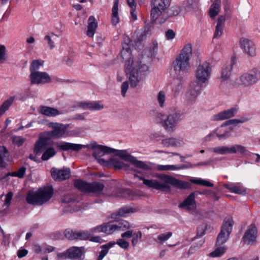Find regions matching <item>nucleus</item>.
I'll use <instances>...</instances> for the list:
<instances>
[{"instance_id":"nucleus-1","label":"nucleus","mask_w":260,"mask_h":260,"mask_svg":"<svg viewBox=\"0 0 260 260\" xmlns=\"http://www.w3.org/2000/svg\"><path fill=\"white\" fill-rule=\"evenodd\" d=\"M132 226L126 220H122L116 222H109L107 223L97 226L91 229L90 232L79 231L74 232L73 231H66L64 235L69 239L87 240L91 241L101 243L102 239L99 237H92L91 234L94 233H104L110 235L116 231H124Z\"/></svg>"},{"instance_id":"nucleus-2","label":"nucleus","mask_w":260,"mask_h":260,"mask_svg":"<svg viewBox=\"0 0 260 260\" xmlns=\"http://www.w3.org/2000/svg\"><path fill=\"white\" fill-rule=\"evenodd\" d=\"M131 41L128 37H125L122 44V50L120 55L123 59H127L125 65V71L129 76V80L133 87H136L142 80L141 73L147 70L145 65H141L138 60H134L131 51Z\"/></svg>"},{"instance_id":"nucleus-3","label":"nucleus","mask_w":260,"mask_h":260,"mask_svg":"<svg viewBox=\"0 0 260 260\" xmlns=\"http://www.w3.org/2000/svg\"><path fill=\"white\" fill-rule=\"evenodd\" d=\"M183 118V114L174 109L166 112H157L153 117V121L156 124H161L169 133L175 131L177 124Z\"/></svg>"},{"instance_id":"nucleus-4","label":"nucleus","mask_w":260,"mask_h":260,"mask_svg":"<svg viewBox=\"0 0 260 260\" xmlns=\"http://www.w3.org/2000/svg\"><path fill=\"white\" fill-rule=\"evenodd\" d=\"M57 147L62 150H72L74 151H78L83 148H87L89 150L93 152L92 155L95 159L101 157L105 154H110L114 153L115 149L97 144L96 143H91L88 145H83L81 144H73L67 142L58 143L56 145Z\"/></svg>"},{"instance_id":"nucleus-5","label":"nucleus","mask_w":260,"mask_h":260,"mask_svg":"<svg viewBox=\"0 0 260 260\" xmlns=\"http://www.w3.org/2000/svg\"><path fill=\"white\" fill-rule=\"evenodd\" d=\"M191 54L192 46L190 44H187L184 46L173 62V67L177 75H182L189 71V59Z\"/></svg>"},{"instance_id":"nucleus-6","label":"nucleus","mask_w":260,"mask_h":260,"mask_svg":"<svg viewBox=\"0 0 260 260\" xmlns=\"http://www.w3.org/2000/svg\"><path fill=\"white\" fill-rule=\"evenodd\" d=\"M158 180L155 179H146L144 177L135 175V177H138L143 180V184L147 186L157 190H165L169 188V184H173L176 181L172 177L163 174H156L154 175Z\"/></svg>"},{"instance_id":"nucleus-7","label":"nucleus","mask_w":260,"mask_h":260,"mask_svg":"<svg viewBox=\"0 0 260 260\" xmlns=\"http://www.w3.org/2000/svg\"><path fill=\"white\" fill-rule=\"evenodd\" d=\"M52 194V188L45 187L40 188L36 192H29L26 200L28 204L41 205L47 202L51 198Z\"/></svg>"},{"instance_id":"nucleus-8","label":"nucleus","mask_w":260,"mask_h":260,"mask_svg":"<svg viewBox=\"0 0 260 260\" xmlns=\"http://www.w3.org/2000/svg\"><path fill=\"white\" fill-rule=\"evenodd\" d=\"M170 0H153L152 1V8L151 16L152 19L159 23H162L166 20L165 10L169 6Z\"/></svg>"},{"instance_id":"nucleus-9","label":"nucleus","mask_w":260,"mask_h":260,"mask_svg":"<svg viewBox=\"0 0 260 260\" xmlns=\"http://www.w3.org/2000/svg\"><path fill=\"white\" fill-rule=\"evenodd\" d=\"M75 187L81 192L84 193H91L94 194H100L104 188V185L99 182L92 183H87L80 180H77L74 183Z\"/></svg>"},{"instance_id":"nucleus-10","label":"nucleus","mask_w":260,"mask_h":260,"mask_svg":"<svg viewBox=\"0 0 260 260\" xmlns=\"http://www.w3.org/2000/svg\"><path fill=\"white\" fill-rule=\"evenodd\" d=\"M114 152H116L118 156L125 161L130 162L136 167L146 170L151 169L150 164L137 160L136 157L130 155L126 150H117L115 149Z\"/></svg>"},{"instance_id":"nucleus-11","label":"nucleus","mask_w":260,"mask_h":260,"mask_svg":"<svg viewBox=\"0 0 260 260\" xmlns=\"http://www.w3.org/2000/svg\"><path fill=\"white\" fill-rule=\"evenodd\" d=\"M212 72L211 64L205 61L200 64L197 68L195 77L199 82L206 83L208 82Z\"/></svg>"},{"instance_id":"nucleus-12","label":"nucleus","mask_w":260,"mask_h":260,"mask_svg":"<svg viewBox=\"0 0 260 260\" xmlns=\"http://www.w3.org/2000/svg\"><path fill=\"white\" fill-rule=\"evenodd\" d=\"M48 126L52 129L51 131L44 132L46 136L51 139V138H60L68 136L67 128L68 125L56 122H50Z\"/></svg>"},{"instance_id":"nucleus-13","label":"nucleus","mask_w":260,"mask_h":260,"mask_svg":"<svg viewBox=\"0 0 260 260\" xmlns=\"http://www.w3.org/2000/svg\"><path fill=\"white\" fill-rule=\"evenodd\" d=\"M233 223L234 222L232 217L228 216L225 218L221 231L217 238V244H222L228 240L232 232Z\"/></svg>"},{"instance_id":"nucleus-14","label":"nucleus","mask_w":260,"mask_h":260,"mask_svg":"<svg viewBox=\"0 0 260 260\" xmlns=\"http://www.w3.org/2000/svg\"><path fill=\"white\" fill-rule=\"evenodd\" d=\"M29 78L31 84H45L50 82L51 81L50 76L45 72L30 73Z\"/></svg>"},{"instance_id":"nucleus-15","label":"nucleus","mask_w":260,"mask_h":260,"mask_svg":"<svg viewBox=\"0 0 260 260\" xmlns=\"http://www.w3.org/2000/svg\"><path fill=\"white\" fill-rule=\"evenodd\" d=\"M240 44L241 48L246 54L250 56H254L256 55L255 45L251 41L243 38L240 39Z\"/></svg>"},{"instance_id":"nucleus-16","label":"nucleus","mask_w":260,"mask_h":260,"mask_svg":"<svg viewBox=\"0 0 260 260\" xmlns=\"http://www.w3.org/2000/svg\"><path fill=\"white\" fill-rule=\"evenodd\" d=\"M49 140L44 133L40 136L34 147V152L36 155H40L46 149Z\"/></svg>"},{"instance_id":"nucleus-17","label":"nucleus","mask_w":260,"mask_h":260,"mask_svg":"<svg viewBox=\"0 0 260 260\" xmlns=\"http://www.w3.org/2000/svg\"><path fill=\"white\" fill-rule=\"evenodd\" d=\"M257 237V229L254 224L248 226L243 237V241L248 244L255 242Z\"/></svg>"},{"instance_id":"nucleus-18","label":"nucleus","mask_w":260,"mask_h":260,"mask_svg":"<svg viewBox=\"0 0 260 260\" xmlns=\"http://www.w3.org/2000/svg\"><path fill=\"white\" fill-rule=\"evenodd\" d=\"M77 107L83 110H100L104 108V105L101 102H80L77 103Z\"/></svg>"},{"instance_id":"nucleus-19","label":"nucleus","mask_w":260,"mask_h":260,"mask_svg":"<svg viewBox=\"0 0 260 260\" xmlns=\"http://www.w3.org/2000/svg\"><path fill=\"white\" fill-rule=\"evenodd\" d=\"M236 62V57L235 55H233L231 57L230 62L224 65L222 68L221 75L220 78L221 81H225L229 78L233 67Z\"/></svg>"},{"instance_id":"nucleus-20","label":"nucleus","mask_w":260,"mask_h":260,"mask_svg":"<svg viewBox=\"0 0 260 260\" xmlns=\"http://www.w3.org/2000/svg\"><path fill=\"white\" fill-rule=\"evenodd\" d=\"M52 178L55 180H63L69 178L71 172L69 169L58 170L56 168H52L51 170Z\"/></svg>"},{"instance_id":"nucleus-21","label":"nucleus","mask_w":260,"mask_h":260,"mask_svg":"<svg viewBox=\"0 0 260 260\" xmlns=\"http://www.w3.org/2000/svg\"><path fill=\"white\" fill-rule=\"evenodd\" d=\"M257 80V78L255 75L244 74L240 77L238 83L244 86H247L255 83Z\"/></svg>"},{"instance_id":"nucleus-22","label":"nucleus","mask_w":260,"mask_h":260,"mask_svg":"<svg viewBox=\"0 0 260 260\" xmlns=\"http://www.w3.org/2000/svg\"><path fill=\"white\" fill-rule=\"evenodd\" d=\"M84 252L83 247H73L67 250L69 257L74 260H79Z\"/></svg>"},{"instance_id":"nucleus-23","label":"nucleus","mask_w":260,"mask_h":260,"mask_svg":"<svg viewBox=\"0 0 260 260\" xmlns=\"http://www.w3.org/2000/svg\"><path fill=\"white\" fill-rule=\"evenodd\" d=\"M98 27V22L93 16H90L88 20L87 35L93 37Z\"/></svg>"},{"instance_id":"nucleus-24","label":"nucleus","mask_w":260,"mask_h":260,"mask_svg":"<svg viewBox=\"0 0 260 260\" xmlns=\"http://www.w3.org/2000/svg\"><path fill=\"white\" fill-rule=\"evenodd\" d=\"M186 168L184 165H157L155 167V169L160 171H178Z\"/></svg>"},{"instance_id":"nucleus-25","label":"nucleus","mask_w":260,"mask_h":260,"mask_svg":"<svg viewBox=\"0 0 260 260\" xmlns=\"http://www.w3.org/2000/svg\"><path fill=\"white\" fill-rule=\"evenodd\" d=\"M225 18L224 16H219L217 19V23L215 27V31L214 35V38H219L222 34L224 28V24Z\"/></svg>"},{"instance_id":"nucleus-26","label":"nucleus","mask_w":260,"mask_h":260,"mask_svg":"<svg viewBox=\"0 0 260 260\" xmlns=\"http://www.w3.org/2000/svg\"><path fill=\"white\" fill-rule=\"evenodd\" d=\"M179 207L187 210L194 209L196 208V203L194 194H190L182 203L179 205Z\"/></svg>"},{"instance_id":"nucleus-27","label":"nucleus","mask_w":260,"mask_h":260,"mask_svg":"<svg viewBox=\"0 0 260 260\" xmlns=\"http://www.w3.org/2000/svg\"><path fill=\"white\" fill-rule=\"evenodd\" d=\"M224 186L233 193H243L245 192L244 188L240 183H228L225 184Z\"/></svg>"},{"instance_id":"nucleus-28","label":"nucleus","mask_w":260,"mask_h":260,"mask_svg":"<svg viewBox=\"0 0 260 260\" xmlns=\"http://www.w3.org/2000/svg\"><path fill=\"white\" fill-rule=\"evenodd\" d=\"M40 112L47 116H55L60 114L59 111L53 108L47 106H40Z\"/></svg>"},{"instance_id":"nucleus-29","label":"nucleus","mask_w":260,"mask_h":260,"mask_svg":"<svg viewBox=\"0 0 260 260\" xmlns=\"http://www.w3.org/2000/svg\"><path fill=\"white\" fill-rule=\"evenodd\" d=\"M9 158V152L5 146H0V168H5Z\"/></svg>"},{"instance_id":"nucleus-30","label":"nucleus","mask_w":260,"mask_h":260,"mask_svg":"<svg viewBox=\"0 0 260 260\" xmlns=\"http://www.w3.org/2000/svg\"><path fill=\"white\" fill-rule=\"evenodd\" d=\"M200 91L198 89L190 87L188 89L185 95V99L187 102L189 104L194 101L198 96Z\"/></svg>"},{"instance_id":"nucleus-31","label":"nucleus","mask_w":260,"mask_h":260,"mask_svg":"<svg viewBox=\"0 0 260 260\" xmlns=\"http://www.w3.org/2000/svg\"><path fill=\"white\" fill-rule=\"evenodd\" d=\"M220 0H215L211 5L209 9V15L211 18H214L219 13L220 9Z\"/></svg>"},{"instance_id":"nucleus-32","label":"nucleus","mask_w":260,"mask_h":260,"mask_svg":"<svg viewBox=\"0 0 260 260\" xmlns=\"http://www.w3.org/2000/svg\"><path fill=\"white\" fill-rule=\"evenodd\" d=\"M112 11V23L113 25H116L119 22L118 16V0H115Z\"/></svg>"},{"instance_id":"nucleus-33","label":"nucleus","mask_w":260,"mask_h":260,"mask_svg":"<svg viewBox=\"0 0 260 260\" xmlns=\"http://www.w3.org/2000/svg\"><path fill=\"white\" fill-rule=\"evenodd\" d=\"M236 110L233 108L222 112H221L215 116L214 119L215 120H224L233 117L236 112Z\"/></svg>"},{"instance_id":"nucleus-34","label":"nucleus","mask_w":260,"mask_h":260,"mask_svg":"<svg viewBox=\"0 0 260 260\" xmlns=\"http://www.w3.org/2000/svg\"><path fill=\"white\" fill-rule=\"evenodd\" d=\"M133 212L132 209L129 207H124L119 209V210L116 213H113L111 215V218L114 220H116L118 217H124L129 213Z\"/></svg>"},{"instance_id":"nucleus-35","label":"nucleus","mask_w":260,"mask_h":260,"mask_svg":"<svg viewBox=\"0 0 260 260\" xmlns=\"http://www.w3.org/2000/svg\"><path fill=\"white\" fill-rule=\"evenodd\" d=\"M116 243L114 241H111L108 244L104 245L101 246L102 250L98 256V260H102L104 256L108 253L109 249L113 247Z\"/></svg>"},{"instance_id":"nucleus-36","label":"nucleus","mask_w":260,"mask_h":260,"mask_svg":"<svg viewBox=\"0 0 260 260\" xmlns=\"http://www.w3.org/2000/svg\"><path fill=\"white\" fill-rule=\"evenodd\" d=\"M15 99V96H12L5 101L0 107V116L8 110Z\"/></svg>"},{"instance_id":"nucleus-37","label":"nucleus","mask_w":260,"mask_h":260,"mask_svg":"<svg viewBox=\"0 0 260 260\" xmlns=\"http://www.w3.org/2000/svg\"><path fill=\"white\" fill-rule=\"evenodd\" d=\"M226 247L225 246L217 247L214 251L210 252L209 256L211 257H218L221 256L225 252Z\"/></svg>"},{"instance_id":"nucleus-38","label":"nucleus","mask_w":260,"mask_h":260,"mask_svg":"<svg viewBox=\"0 0 260 260\" xmlns=\"http://www.w3.org/2000/svg\"><path fill=\"white\" fill-rule=\"evenodd\" d=\"M44 61L41 60H33L30 66V73L39 72V70L43 66Z\"/></svg>"},{"instance_id":"nucleus-39","label":"nucleus","mask_w":260,"mask_h":260,"mask_svg":"<svg viewBox=\"0 0 260 260\" xmlns=\"http://www.w3.org/2000/svg\"><path fill=\"white\" fill-rule=\"evenodd\" d=\"M181 141L174 138L162 140V144L166 146H177L181 145Z\"/></svg>"},{"instance_id":"nucleus-40","label":"nucleus","mask_w":260,"mask_h":260,"mask_svg":"<svg viewBox=\"0 0 260 260\" xmlns=\"http://www.w3.org/2000/svg\"><path fill=\"white\" fill-rule=\"evenodd\" d=\"M56 154L55 149L52 147L48 148L44 152L42 156V159L43 160H47L51 157H53Z\"/></svg>"},{"instance_id":"nucleus-41","label":"nucleus","mask_w":260,"mask_h":260,"mask_svg":"<svg viewBox=\"0 0 260 260\" xmlns=\"http://www.w3.org/2000/svg\"><path fill=\"white\" fill-rule=\"evenodd\" d=\"M190 182L196 184L208 186L212 187L213 184L208 180L203 179L201 178H192L190 179Z\"/></svg>"},{"instance_id":"nucleus-42","label":"nucleus","mask_w":260,"mask_h":260,"mask_svg":"<svg viewBox=\"0 0 260 260\" xmlns=\"http://www.w3.org/2000/svg\"><path fill=\"white\" fill-rule=\"evenodd\" d=\"M56 38V35L51 33L46 35L44 37V40L47 41L49 48L52 49L55 47L54 41Z\"/></svg>"},{"instance_id":"nucleus-43","label":"nucleus","mask_w":260,"mask_h":260,"mask_svg":"<svg viewBox=\"0 0 260 260\" xmlns=\"http://www.w3.org/2000/svg\"><path fill=\"white\" fill-rule=\"evenodd\" d=\"M213 151L214 152L220 154H225L226 153H231V147H217L213 148Z\"/></svg>"},{"instance_id":"nucleus-44","label":"nucleus","mask_w":260,"mask_h":260,"mask_svg":"<svg viewBox=\"0 0 260 260\" xmlns=\"http://www.w3.org/2000/svg\"><path fill=\"white\" fill-rule=\"evenodd\" d=\"M26 169L24 167L19 168L17 171L13 172H10L8 174V176L22 178L25 174Z\"/></svg>"},{"instance_id":"nucleus-45","label":"nucleus","mask_w":260,"mask_h":260,"mask_svg":"<svg viewBox=\"0 0 260 260\" xmlns=\"http://www.w3.org/2000/svg\"><path fill=\"white\" fill-rule=\"evenodd\" d=\"M246 151V148L241 145H237L231 147V153H239L241 154H244Z\"/></svg>"},{"instance_id":"nucleus-46","label":"nucleus","mask_w":260,"mask_h":260,"mask_svg":"<svg viewBox=\"0 0 260 260\" xmlns=\"http://www.w3.org/2000/svg\"><path fill=\"white\" fill-rule=\"evenodd\" d=\"M142 234L141 232L139 231L133 234L132 239V244L133 246H135L139 242V241L142 238Z\"/></svg>"},{"instance_id":"nucleus-47","label":"nucleus","mask_w":260,"mask_h":260,"mask_svg":"<svg viewBox=\"0 0 260 260\" xmlns=\"http://www.w3.org/2000/svg\"><path fill=\"white\" fill-rule=\"evenodd\" d=\"M114 168L117 169H123L126 170L128 166L122 161L119 160H114L113 162Z\"/></svg>"},{"instance_id":"nucleus-48","label":"nucleus","mask_w":260,"mask_h":260,"mask_svg":"<svg viewBox=\"0 0 260 260\" xmlns=\"http://www.w3.org/2000/svg\"><path fill=\"white\" fill-rule=\"evenodd\" d=\"M6 58V48L5 45L0 44V64L4 63Z\"/></svg>"},{"instance_id":"nucleus-49","label":"nucleus","mask_w":260,"mask_h":260,"mask_svg":"<svg viewBox=\"0 0 260 260\" xmlns=\"http://www.w3.org/2000/svg\"><path fill=\"white\" fill-rule=\"evenodd\" d=\"M172 233L171 232H167L164 234H162L158 236L157 242L159 243L162 242L169 239L172 236Z\"/></svg>"},{"instance_id":"nucleus-50","label":"nucleus","mask_w":260,"mask_h":260,"mask_svg":"<svg viewBox=\"0 0 260 260\" xmlns=\"http://www.w3.org/2000/svg\"><path fill=\"white\" fill-rule=\"evenodd\" d=\"M165 100V94L164 91H160L157 95V101L160 107H162L164 106Z\"/></svg>"},{"instance_id":"nucleus-51","label":"nucleus","mask_w":260,"mask_h":260,"mask_svg":"<svg viewBox=\"0 0 260 260\" xmlns=\"http://www.w3.org/2000/svg\"><path fill=\"white\" fill-rule=\"evenodd\" d=\"M14 144L17 146H21L25 142V139L20 136H15L13 138Z\"/></svg>"},{"instance_id":"nucleus-52","label":"nucleus","mask_w":260,"mask_h":260,"mask_svg":"<svg viewBox=\"0 0 260 260\" xmlns=\"http://www.w3.org/2000/svg\"><path fill=\"white\" fill-rule=\"evenodd\" d=\"M116 243L121 248L124 249H127L129 245V243L123 239H119L117 240Z\"/></svg>"},{"instance_id":"nucleus-53","label":"nucleus","mask_w":260,"mask_h":260,"mask_svg":"<svg viewBox=\"0 0 260 260\" xmlns=\"http://www.w3.org/2000/svg\"><path fill=\"white\" fill-rule=\"evenodd\" d=\"M13 196L12 192H9L6 196V198L4 201V205L7 207H9L11 203V201Z\"/></svg>"},{"instance_id":"nucleus-54","label":"nucleus","mask_w":260,"mask_h":260,"mask_svg":"<svg viewBox=\"0 0 260 260\" xmlns=\"http://www.w3.org/2000/svg\"><path fill=\"white\" fill-rule=\"evenodd\" d=\"M128 88V84L127 82H124L121 85V94L123 96H125L126 92Z\"/></svg>"},{"instance_id":"nucleus-55","label":"nucleus","mask_w":260,"mask_h":260,"mask_svg":"<svg viewBox=\"0 0 260 260\" xmlns=\"http://www.w3.org/2000/svg\"><path fill=\"white\" fill-rule=\"evenodd\" d=\"M175 34L172 29H169L166 32V37L168 40H172L174 38Z\"/></svg>"},{"instance_id":"nucleus-56","label":"nucleus","mask_w":260,"mask_h":260,"mask_svg":"<svg viewBox=\"0 0 260 260\" xmlns=\"http://www.w3.org/2000/svg\"><path fill=\"white\" fill-rule=\"evenodd\" d=\"M28 253V251L25 249H20L17 252V255L19 258H22Z\"/></svg>"},{"instance_id":"nucleus-57","label":"nucleus","mask_w":260,"mask_h":260,"mask_svg":"<svg viewBox=\"0 0 260 260\" xmlns=\"http://www.w3.org/2000/svg\"><path fill=\"white\" fill-rule=\"evenodd\" d=\"M133 233L132 231H127L121 234L122 238H130L132 237Z\"/></svg>"},{"instance_id":"nucleus-58","label":"nucleus","mask_w":260,"mask_h":260,"mask_svg":"<svg viewBox=\"0 0 260 260\" xmlns=\"http://www.w3.org/2000/svg\"><path fill=\"white\" fill-rule=\"evenodd\" d=\"M244 121H245V120L244 119H240V120H237V119H233L228 121L226 122V125H230L232 124H235L238 123H243Z\"/></svg>"},{"instance_id":"nucleus-59","label":"nucleus","mask_w":260,"mask_h":260,"mask_svg":"<svg viewBox=\"0 0 260 260\" xmlns=\"http://www.w3.org/2000/svg\"><path fill=\"white\" fill-rule=\"evenodd\" d=\"M131 20L136 21L137 19V13L135 11V9H131Z\"/></svg>"},{"instance_id":"nucleus-60","label":"nucleus","mask_w":260,"mask_h":260,"mask_svg":"<svg viewBox=\"0 0 260 260\" xmlns=\"http://www.w3.org/2000/svg\"><path fill=\"white\" fill-rule=\"evenodd\" d=\"M127 3L131 9H135L136 7V4L135 0H126Z\"/></svg>"},{"instance_id":"nucleus-61","label":"nucleus","mask_w":260,"mask_h":260,"mask_svg":"<svg viewBox=\"0 0 260 260\" xmlns=\"http://www.w3.org/2000/svg\"><path fill=\"white\" fill-rule=\"evenodd\" d=\"M214 137H215V132H212V133H211L210 134H209L208 136H207L205 138V140L206 141H210L212 138H213Z\"/></svg>"},{"instance_id":"nucleus-62","label":"nucleus","mask_w":260,"mask_h":260,"mask_svg":"<svg viewBox=\"0 0 260 260\" xmlns=\"http://www.w3.org/2000/svg\"><path fill=\"white\" fill-rule=\"evenodd\" d=\"M57 256L58 259L66 258L68 257L67 251L65 252L58 253Z\"/></svg>"},{"instance_id":"nucleus-63","label":"nucleus","mask_w":260,"mask_h":260,"mask_svg":"<svg viewBox=\"0 0 260 260\" xmlns=\"http://www.w3.org/2000/svg\"><path fill=\"white\" fill-rule=\"evenodd\" d=\"M35 42V39L34 37L30 36L26 40V43L27 44H34Z\"/></svg>"},{"instance_id":"nucleus-64","label":"nucleus","mask_w":260,"mask_h":260,"mask_svg":"<svg viewBox=\"0 0 260 260\" xmlns=\"http://www.w3.org/2000/svg\"><path fill=\"white\" fill-rule=\"evenodd\" d=\"M158 49V44L157 42H154L153 43V53L155 54L157 52Z\"/></svg>"}]
</instances>
